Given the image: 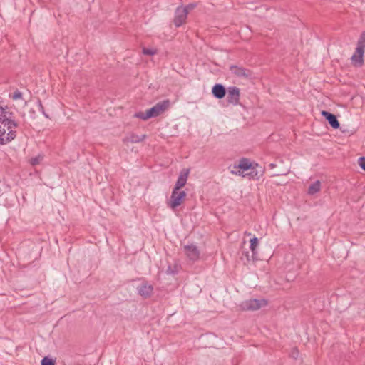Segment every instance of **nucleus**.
I'll return each mask as SVG.
<instances>
[{
	"label": "nucleus",
	"instance_id": "nucleus-1",
	"mask_svg": "<svg viewBox=\"0 0 365 365\" xmlns=\"http://www.w3.org/2000/svg\"><path fill=\"white\" fill-rule=\"evenodd\" d=\"M17 128L13 113L0 106V145H6L14 140Z\"/></svg>",
	"mask_w": 365,
	"mask_h": 365
},
{
	"label": "nucleus",
	"instance_id": "nucleus-2",
	"mask_svg": "<svg viewBox=\"0 0 365 365\" xmlns=\"http://www.w3.org/2000/svg\"><path fill=\"white\" fill-rule=\"evenodd\" d=\"M170 101L168 99L157 103L154 106L145 110L135 114V117L143 120H147L151 118H156L165 113L170 107Z\"/></svg>",
	"mask_w": 365,
	"mask_h": 365
},
{
	"label": "nucleus",
	"instance_id": "nucleus-3",
	"mask_svg": "<svg viewBox=\"0 0 365 365\" xmlns=\"http://www.w3.org/2000/svg\"><path fill=\"white\" fill-rule=\"evenodd\" d=\"M186 197V192L183 190L173 189L170 199L168 202V206L172 210H175L182 204Z\"/></svg>",
	"mask_w": 365,
	"mask_h": 365
},
{
	"label": "nucleus",
	"instance_id": "nucleus-4",
	"mask_svg": "<svg viewBox=\"0 0 365 365\" xmlns=\"http://www.w3.org/2000/svg\"><path fill=\"white\" fill-rule=\"evenodd\" d=\"M266 304L267 302L264 299H251L243 302L242 307L244 310L255 311L260 309Z\"/></svg>",
	"mask_w": 365,
	"mask_h": 365
},
{
	"label": "nucleus",
	"instance_id": "nucleus-5",
	"mask_svg": "<svg viewBox=\"0 0 365 365\" xmlns=\"http://www.w3.org/2000/svg\"><path fill=\"white\" fill-rule=\"evenodd\" d=\"M184 251L187 258L192 262H195L200 258V250L194 244L185 245Z\"/></svg>",
	"mask_w": 365,
	"mask_h": 365
},
{
	"label": "nucleus",
	"instance_id": "nucleus-6",
	"mask_svg": "<svg viewBox=\"0 0 365 365\" xmlns=\"http://www.w3.org/2000/svg\"><path fill=\"white\" fill-rule=\"evenodd\" d=\"M187 16V9H182V7H178L175 12V18L173 23L175 26L179 27L182 26L186 21Z\"/></svg>",
	"mask_w": 365,
	"mask_h": 365
},
{
	"label": "nucleus",
	"instance_id": "nucleus-7",
	"mask_svg": "<svg viewBox=\"0 0 365 365\" xmlns=\"http://www.w3.org/2000/svg\"><path fill=\"white\" fill-rule=\"evenodd\" d=\"M227 101L232 105H237L240 101V89L235 86L228 88Z\"/></svg>",
	"mask_w": 365,
	"mask_h": 365
},
{
	"label": "nucleus",
	"instance_id": "nucleus-8",
	"mask_svg": "<svg viewBox=\"0 0 365 365\" xmlns=\"http://www.w3.org/2000/svg\"><path fill=\"white\" fill-rule=\"evenodd\" d=\"M365 49L356 46L354 53L352 55L351 60L354 66L361 67L364 64V53Z\"/></svg>",
	"mask_w": 365,
	"mask_h": 365
},
{
	"label": "nucleus",
	"instance_id": "nucleus-9",
	"mask_svg": "<svg viewBox=\"0 0 365 365\" xmlns=\"http://www.w3.org/2000/svg\"><path fill=\"white\" fill-rule=\"evenodd\" d=\"M137 291L138 294L143 298H148L153 293V287L148 282L145 281L138 287Z\"/></svg>",
	"mask_w": 365,
	"mask_h": 365
},
{
	"label": "nucleus",
	"instance_id": "nucleus-10",
	"mask_svg": "<svg viewBox=\"0 0 365 365\" xmlns=\"http://www.w3.org/2000/svg\"><path fill=\"white\" fill-rule=\"evenodd\" d=\"M189 173V169H183L181 170L173 188L175 190H180L183 187L186 185Z\"/></svg>",
	"mask_w": 365,
	"mask_h": 365
},
{
	"label": "nucleus",
	"instance_id": "nucleus-11",
	"mask_svg": "<svg viewBox=\"0 0 365 365\" xmlns=\"http://www.w3.org/2000/svg\"><path fill=\"white\" fill-rule=\"evenodd\" d=\"M230 71H231V73L236 76L237 77H240V78H247V77H250L251 76V72L243 68V67H239V66H230Z\"/></svg>",
	"mask_w": 365,
	"mask_h": 365
},
{
	"label": "nucleus",
	"instance_id": "nucleus-12",
	"mask_svg": "<svg viewBox=\"0 0 365 365\" xmlns=\"http://www.w3.org/2000/svg\"><path fill=\"white\" fill-rule=\"evenodd\" d=\"M322 115L325 118L333 128L336 129L339 128L340 124L335 115L328 111L323 110L322 111Z\"/></svg>",
	"mask_w": 365,
	"mask_h": 365
},
{
	"label": "nucleus",
	"instance_id": "nucleus-13",
	"mask_svg": "<svg viewBox=\"0 0 365 365\" xmlns=\"http://www.w3.org/2000/svg\"><path fill=\"white\" fill-rule=\"evenodd\" d=\"M146 138V135H138L134 133H130L125 136L123 141L124 143H138L143 141Z\"/></svg>",
	"mask_w": 365,
	"mask_h": 365
},
{
	"label": "nucleus",
	"instance_id": "nucleus-14",
	"mask_svg": "<svg viewBox=\"0 0 365 365\" xmlns=\"http://www.w3.org/2000/svg\"><path fill=\"white\" fill-rule=\"evenodd\" d=\"M212 93L216 98L221 99L225 97L226 90L222 84H215L212 87Z\"/></svg>",
	"mask_w": 365,
	"mask_h": 365
},
{
	"label": "nucleus",
	"instance_id": "nucleus-15",
	"mask_svg": "<svg viewBox=\"0 0 365 365\" xmlns=\"http://www.w3.org/2000/svg\"><path fill=\"white\" fill-rule=\"evenodd\" d=\"M250 249L252 252V258L253 260H255L256 258V255H257V247L259 244L258 238L256 237H254L253 238H252L250 240Z\"/></svg>",
	"mask_w": 365,
	"mask_h": 365
},
{
	"label": "nucleus",
	"instance_id": "nucleus-16",
	"mask_svg": "<svg viewBox=\"0 0 365 365\" xmlns=\"http://www.w3.org/2000/svg\"><path fill=\"white\" fill-rule=\"evenodd\" d=\"M321 190V182L319 180H316L314 182L311 184L308 188V194L313 195L319 192Z\"/></svg>",
	"mask_w": 365,
	"mask_h": 365
},
{
	"label": "nucleus",
	"instance_id": "nucleus-17",
	"mask_svg": "<svg viewBox=\"0 0 365 365\" xmlns=\"http://www.w3.org/2000/svg\"><path fill=\"white\" fill-rule=\"evenodd\" d=\"M252 164L249 161V160L246 158H242L237 166L242 171H247L252 168Z\"/></svg>",
	"mask_w": 365,
	"mask_h": 365
},
{
	"label": "nucleus",
	"instance_id": "nucleus-18",
	"mask_svg": "<svg viewBox=\"0 0 365 365\" xmlns=\"http://www.w3.org/2000/svg\"><path fill=\"white\" fill-rule=\"evenodd\" d=\"M178 272V265L175 264L173 265H168L166 269V274L170 275H175Z\"/></svg>",
	"mask_w": 365,
	"mask_h": 365
},
{
	"label": "nucleus",
	"instance_id": "nucleus-19",
	"mask_svg": "<svg viewBox=\"0 0 365 365\" xmlns=\"http://www.w3.org/2000/svg\"><path fill=\"white\" fill-rule=\"evenodd\" d=\"M43 155H38L36 157L31 158L29 160L31 165H36L40 164V163L43 160Z\"/></svg>",
	"mask_w": 365,
	"mask_h": 365
},
{
	"label": "nucleus",
	"instance_id": "nucleus-20",
	"mask_svg": "<svg viewBox=\"0 0 365 365\" xmlns=\"http://www.w3.org/2000/svg\"><path fill=\"white\" fill-rule=\"evenodd\" d=\"M357 46L365 49V31L360 35L357 42Z\"/></svg>",
	"mask_w": 365,
	"mask_h": 365
},
{
	"label": "nucleus",
	"instance_id": "nucleus-21",
	"mask_svg": "<svg viewBox=\"0 0 365 365\" xmlns=\"http://www.w3.org/2000/svg\"><path fill=\"white\" fill-rule=\"evenodd\" d=\"M11 98L13 99V100H20V99H22L23 98V94L21 91L16 90V91L14 92V93L11 96Z\"/></svg>",
	"mask_w": 365,
	"mask_h": 365
},
{
	"label": "nucleus",
	"instance_id": "nucleus-22",
	"mask_svg": "<svg viewBox=\"0 0 365 365\" xmlns=\"http://www.w3.org/2000/svg\"><path fill=\"white\" fill-rule=\"evenodd\" d=\"M41 365H55V363L53 360L46 356L42 359Z\"/></svg>",
	"mask_w": 365,
	"mask_h": 365
},
{
	"label": "nucleus",
	"instance_id": "nucleus-23",
	"mask_svg": "<svg viewBox=\"0 0 365 365\" xmlns=\"http://www.w3.org/2000/svg\"><path fill=\"white\" fill-rule=\"evenodd\" d=\"M241 259L242 260H245L247 262H250V260H253L252 258V255H249L248 252H243L242 254Z\"/></svg>",
	"mask_w": 365,
	"mask_h": 365
},
{
	"label": "nucleus",
	"instance_id": "nucleus-24",
	"mask_svg": "<svg viewBox=\"0 0 365 365\" xmlns=\"http://www.w3.org/2000/svg\"><path fill=\"white\" fill-rule=\"evenodd\" d=\"M299 353L297 349L293 348L291 351L290 356L294 359H297L299 357Z\"/></svg>",
	"mask_w": 365,
	"mask_h": 365
},
{
	"label": "nucleus",
	"instance_id": "nucleus-25",
	"mask_svg": "<svg viewBox=\"0 0 365 365\" xmlns=\"http://www.w3.org/2000/svg\"><path fill=\"white\" fill-rule=\"evenodd\" d=\"M250 170V172L247 174L251 176L252 178H256L257 179L259 178V176L257 175V172L255 170V168L252 167Z\"/></svg>",
	"mask_w": 365,
	"mask_h": 365
},
{
	"label": "nucleus",
	"instance_id": "nucleus-26",
	"mask_svg": "<svg viewBox=\"0 0 365 365\" xmlns=\"http://www.w3.org/2000/svg\"><path fill=\"white\" fill-rule=\"evenodd\" d=\"M359 165L361 168L365 171V157H361L359 158Z\"/></svg>",
	"mask_w": 365,
	"mask_h": 365
},
{
	"label": "nucleus",
	"instance_id": "nucleus-27",
	"mask_svg": "<svg viewBox=\"0 0 365 365\" xmlns=\"http://www.w3.org/2000/svg\"><path fill=\"white\" fill-rule=\"evenodd\" d=\"M143 53L145 55H149V56H153L154 55L156 52L154 50H152V49H149V48H143Z\"/></svg>",
	"mask_w": 365,
	"mask_h": 365
},
{
	"label": "nucleus",
	"instance_id": "nucleus-28",
	"mask_svg": "<svg viewBox=\"0 0 365 365\" xmlns=\"http://www.w3.org/2000/svg\"><path fill=\"white\" fill-rule=\"evenodd\" d=\"M39 110L46 117L48 118V115L44 112L43 106L41 103V102H39Z\"/></svg>",
	"mask_w": 365,
	"mask_h": 365
},
{
	"label": "nucleus",
	"instance_id": "nucleus-29",
	"mask_svg": "<svg viewBox=\"0 0 365 365\" xmlns=\"http://www.w3.org/2000/svg\"><path fill=\"white\" fill-rule=\"evenodd\" d=\"M195 7V4H188L187 6H186L185 7H182V9H187V12H188L190 10L193 9Z\"/></svg>",
	"mask_w": 365,
	"mask_h": 365
}]
</instances>
